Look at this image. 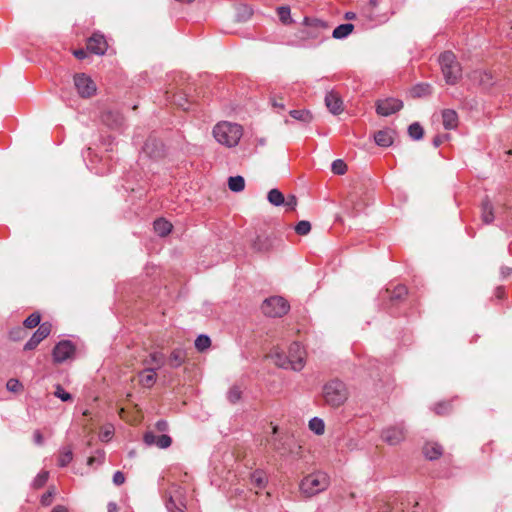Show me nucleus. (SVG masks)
Wrapping results in <instances>:
<instances>
[{
  "mask_svg": "<svg viewBox=\"0 0 512 512\" xmlns=\"http://www.w3.org/2000/svg\"><path fill=\"white\" fill-rule=\"evenodd\" d=\"M306 352L299 342H293L288 350V355L275 349L271 352L270 358L274 363L283 369L301 371L305 366Z\"/></svg>",
  "mask_w": 512,
  "mask_h": 512,
  "instance_id": "obj_1",
  "label": "nucleus"
},
{
  "mask_svg": "<svg viewBox=\"0 0 512 512\" xmlns=\"http://www.w3.org/2000/svg\"><path fill=\"white\" fill-rule=\"evenodd\" d=\"M322 396L327 405L336 408L345 403L348 398V391L342 381L335 379L323 386Z\"/></svg>",
  "mask_w": 512,
  "mask_h": 512,
  "instance_id": "obj_2",
  "label": "nucleus"
},
{
  "mask_svg": "<svg viewBox=\"0 0 512 512\" xmlns=\"http://www.w3.org/2000/svg\"><path fill=\"white\" fill-rule=\"evenodd\" d=\"M328 485V476L325 473L316 472L302 479L300 483V490L305 496L312 497L324 491Z\"/></svg>",
  "mask_w": 512,
  "mask_h": 512,
  "instance_id": "obj_3",
  "label": "nucleus"
},
{
  "mask_svg": "<svg viewBox=\"0 0 512 512\" xmlns=\"http://www.w3.org/2000/svg\"><path fill=\"white\" fill-rule=\"evenodd\" d=\"M439 64L443 76L448 84H455L461 76V68L451 51H446L439 56Z\"/></svg>",
  "mask_w": 512,
  "mask_h": 512,
  "instance_id": "obj_4",
  "label": "nucleus"
},
{
  "mask_svg": "<svg viewBox=\"0 0 512 512\" xmlns=\"http://www.w3.org/2000/svg\"><path fill=\"white\" fill-rule=\"evenodd\" d=\"M288 302L280 296L266 299L262 305V312L268 317H282L289 311Z\"/></svg>",
  "mask_w": 512,
  "mask_h": 512,
  "instance_id": "obj_5",
  "label": "nucleus"
},
{
  "mask_svg": "<svg viewBox=\"0 0 512 512\" xmlns=\"http://www.w3.org/2000/svg\"><path fill=\"white\" fill-rule=\"evenodd\" d=\"M75 88L82 98H90L96 94L97 87L94 81L85 73L75 74L74 76Z\"/></svg>",
  "mask_w": 512,
  "mask_h": 512,
  "instance_id": "obj_6",
  "label": "nucleus"
},
{
  "mask_svg": "<svg viewBox=\"0 0 512 512\" xmlns=\"http://www.w3.org/2000/svg\"><path fill=\"white\" fill-rule=\"evenodd\" d=\"M76 351L75 345L70 340H62L58 342L52 352L55 363H63L71 359Z\"/></svg>",
  "mask_w": 512,
  "mask_h": 512,
  "instance_id": "obj_7",
  "label": "nucleus"
},
{
  "mask_svg": "<svg viewBox=\"0 0 512 512\" xmlns=\"http://www.w3.org/2000/svg\"><path fill=\"white\" fill-rule=\"evenodd\" d=\"M242 130H212L215 140L227 147H234L238 144Z\"/></svg>",
  "mask_w": 512,
  "mask_h": 512,
  "instance_id": "obj_8",
  "label": "nucleus"
},
{
  "mask_svg": "<svg viewBox=\"0 0 512 512\" xmlns=\"http://www.w3.org/2000/svg\"><path fill=\"white\" fill-rule=\"evenodd\" d=\"M440 121L444 128H457L458 115L452 109H444L440 113L432 115V125H437Z\"/></svg>",
  "mask_w": 512,
  "mask_h": 512,
  "instance_id": "obj_9",
  "label": "nucleus"
},
{
  "mask_svg": "<svg viewBox=\"0 0 512 512\" xmlns=\"http://www.w3.org/2000/svg\"><path fill=\"white\" fill-rule=\"evenodd\" d=\"M141 152L149 158L157 159L163 156L164 145L157 138L150 135L141 147Z\"/></svg>",
  "mask_w": 512,
  "mask_h": 512,
  "instance_id": "obj_10",
  "label": "nucleus"
},
{
  "mask_svg": "<svg viewBox=\"0 0 512 512\" xmlns=\"http://www.w3.org/2000/svg\"><path fill=\"white\" fill-rule=\"evenodd\" d=\"M402 106L403 103L399 99L385 98L377 101L376 111L381 116H390L399 111Z\"/></svg>",
  "mask_w": 512,
  "mask_h": 512,
  "instance_id": "obj_11",
  "label": "nucleus"
},
{
  "mask_svg": "<svg viewBox=\"0 0 512 512\" xmlns=\"http://www.w3.org/2000/svg\"><path fill=\"white\" fill-rule=\"evenodd\" d=\"M51 333V324L49 322H43L39 325L38 329L33 333L31 338L24 345V350L29 351L35 349L41 341Z\"/></svg>",
  "mask_w": 512,
  "mask_h": 512,
  "instance_id": "obj_12",
  "label": "nucleus"
},
{
  "mask_svg": "<svg viewBox=\"0 0 512 512\" xmlns=\"http://www.w3.org/2000/svg\"><path fill=\"white\" fill-rule=\"evenodd\" d=\"M143 441L147 446H156L160 449H166L172 444V438L169 435H156L153 431L145 432Z\"/></svg>",
  "mask_w": 512,
  "mask_h": 512,
  "instance_id": "obj_13",
  "label": "nucleus"
},
{
  "mask_svg": "<svg viewBox=\"0 0 512 512\" xmlns=\"http://www.w3.org/2000/svg\"><path fill=\"white\" fill-rule=\"evenodd\" d=\"M405 437L403 425L391 426L382 431L381 438L389 445L400 443Z\"/></svg>",
  "mask_w": 512,
  "mask_h": 512,
  "instance_id": "obj_14",
  "label": "nucleus"
},
{
  "mask_svg": "<svg viewBox=\"0 0 512 512\" xmlns=\"http://www.w3.org/2000/svg\"><path fill=\"white\" fill-rule=\"evenodd\" d=\"M107 42L102 34L94 33L87 42V49L96 55H104L107 50Z\"/></svg>",
  "mask_w": 512,
  "mask_h": 512,
  "instance_id": "obj_15",
  "label": "nucleus"
},
{
  "mask_svg": "<svg viewBox=\"0 0 512 512\" xmlns=\"http://www.w3.org/2000/svg\"><path fill=\"white\" fill-rule=\"evenodd\" d=\"M166 508L169 512H184L186 506L183 499V491L180 488L170 494L166 502Z\"/></svg>",
  "mask_w": 512,
  "mask_h": 512,
  "instance_id": "obj_16",
  "label": "nucleus"
},
{
  "mask_svg": "<svg viewBox=\"0 0 512 512\" xmlns=\"http://www.w3.org/2000/svg\"><path fill=\"white\" fill-rule=\"evenodd\" d=\"M396 130H377L369 138H373L375 143L380 147H389L394 143V134Z\"/></svg>",
  "mask_w": 512,
  "mask_h": 512,
  "instance_id": "obj_17",
  "label": "nucleus"
},
{
  "mask_svg": "<svg viewBox=\"0 0 512 512\" xmlns=\"http://www.w3.org/2000/svg\"><path fill=\"white\" fill-rule=\"evenodd\" d=\"M102 122L109 128L113 126H121L123 124V117L117 110H106L102 113Z\"/></svg>",
  "mask_w": 512,
  "mask_h": 512,
  "instance_id": "obj_18",
  "label": "nucleus"
},
{
  "mask_svg": "<svg viewBox=\"0 0 512 512\" xmlns=\"http://www.w3.org/2000/svg\"><path fill=\"white\" fill-rule=\"evenodd\" d=\"M325 104L327 106V108L329 109V111L333 114H338L342 111V105H343V102L340 98V96L331 91V92H328L325 96Z\"/></svg>",
  "mask_w": 512,
  "mask_h": 512,
  "instance_id": "obj_19",
  "label": "nucleus"
},
{
  "mask_svg": "<svg viewBox=\"0 0 512 512\" xmlns=\"http://www.w3.org/2000/svg\"><path fill=\"white\" fill-rule=\"evenodd\" d=\"M481 218L485 224H491L495 219L494 207L488 196L482 200Z\"/></svg>",
  "mask_w": 512,
  "mask_h": 512,
  "instance_id": "obj_20",
  "label": "nucleus"
},
{
  "mask_svg": "<svg viewBox=\"0 0 512 512\" xmlns=\"http://www.w3.org/2000/svg\"><path fill=\"white\" fill-rule=\"evenodd\" d=\"M423 453L427 459L436 460L442 455L443 449L436 442H428L423 447Z\"/></svg>",
  "mask_w": 512,
  "mask_h": 512,
  "instance_id": "obj_21",
  "label": "nucleus"
},
{
  "mask_svg": "<svg viewBox=\"0 0 512 512\" xmlns=\"http://www.w3.org/2000/svg\"><path fill=\"white\" fill-rule=\"evenodd\" d=\"M155 371L156 368L146 367L140 373V383L142 386L150 388L154 385V383L156 382Z\"/></svg>",
  "mask_w": 512,
  "mask_h": 512,
  "instance_id": "obj_22",
  "label": "nucleus"
},
{
  "mask_svg": "<svg viewBox=\"0 0 512 512\" xmlns=\"http://www.w3.org/2000/svg\"><path fill=\"white\" fill-rule=\"evenodd\" d=\"M186 359V352L182 348H175L168 359L169 365L172 368H178L180 367Z\"/></svg>",
  "mask_w": 512,
  "mask_h": 512,
  "instance_id": "obj_23",
  "label": "nucleus"
},
{
  "mask_svg": "<svg viewBox=\"0 0 512 512\" xmlns=\"http://www.w3.org/2000/svg\"><path fill=\"white\" fill-rule=\"evenodd\" d=\"M166 362L165 355L161 352L151 353L149 358L144 360V364L147 367L156 368V370L160 369Z\"/></svg>",
  "mask_w": 512,
  "mask_h": 512,
  "instance_id": "obj_24",
  "label": "nucleus"
},
{
  "mask_svg": "<svg viewBox=\"0 0 512 512\" xmlns=\"http://www.w3.org/2000/svg\"><path fill=\"white\" fill-rule=\"evenodd\" d=\"M153 227L154 231L161 237L167 236L172 230V224L163 218L155 220Z\"/></svg>",
  "mask_w": 512,
  "mask_h": 512,
  "instance_id": "obj_25",
  "label": "nucleus"
},
{
  "mask_svg": "<svg viewBox=\"0 0 512 512\" xmlns=\"http://www.w3.org/2000/svg\"><path fill=\"white\" fill-rule=\"evenodd\" d=\"M354 29V25L350 23L338 25L332 33L333 38L335 39H344L346 38Z\"/></svg>",
  "mask_w": 512,
  "mask_h": 512,
  "instance_id": "obj_26",
  "label": "nucleus"
},
{
  "mask_svg": "<svg viewBox=\"0 0 512 512\" xmlns=\"http://www.w3.org/2000/svg\"><path fill=\"white\" fill-rule=\"evenodd\" d=\"M228 187L233 192H241L245 188V180L242 176H231L228 179Z\"/></svg>",
  "mask_w": 512,
  "mask_h": 512,
  "instance_id": "obj_27",
  "label": "nucleus"
},
{
  "mask_svg": "<svg viewBox=\"0 0 512 512\" xmlns=\"http://www.w3.org/2000/svg\"><path fill=\"white\" fill-rule=\"evenodd\" d=\"M73 459V451L70 446L63 447L60 450V454L58 457V465L60 467H66Z\"/></svg>",
  "mask_w": 512,
  "mask_h": 512,
  "instance_id": "obj_28",
  "label": "nucleus"
},
{
  "mask_svg": "<svg viewBox=\"0 0 512 512\" xmlns=\"http://www.w3.org/2000/svg\"><path fill=\"white\" fill-rule=\"evenodd\" d=\"M267 199L273 206H281L284 203V195L279 189H271L267 194Z\"/></svg>",
  "mask_w": 512,
  "mask_h": 512,
  "instance_id": "obj_29",
  "label": "nucleus"
},
{
  "mask_svg": "<svg viewBox=\"0 0 512 512\" xmlns=\"http://www.w3.org/2000/svg\"><path fill=\"white\" fill-rule=\"evenodd\" d=\"M411 93L414 97H424L431 93V86L426 83L417 84L412 88Z\"/></svg>",
  "mask_w": 512,
  "mask_h": 512,
  "instance_id": "obj_30",
  "label": "nucleus"
},
{
  "mask_svg": "<svg viewBox=\"0 0 512 512\" xmlns=\"http://www.w3.org/2000/svg\"><path fill=\"white\" fill-rule=\"evenodd\" d=\"M385 293L390 297L392 301L400 300L407 295V288L403 285H398L392 292H390L389 289H386Z\"/></svg>",
  "mask_w": 512,
  "mask_h": 512,
  "instance_id": "obj_31",
  "label": "nucleus"
},
{
  "mask_svg": "<svg viewBox=\"0 0 512 512\" xmlns=\"http://www.w3.org/2000/svg\"><path fill=\"white\" fill-rule=\"evenodd\" d=\"M309 428L311 431H313L316 435H322L325 430V424L324 421L318 417H314L309 421Z\"/></svg>",
  "mask_w": 512,
  "mask_h": 512,
  "instance_id": "obj_32",
  "label": "nucleus"
},
{
  "mask_svg": "<svg viewBox=\"0 0 512 512\" xmlns=\"http://www.w3.org/2000/svg\"><path fill=\"white\" fill-rule=\"evenodd\" d=\"M290 115L292 118L301 121L302 123H309L311 121V114L306 110H291Z\"/></svg>",
  "mask_w": 512,
  "mask_h": 512,
  "instance_id": "obj_33",
  "label": "nucleus"
},
{
  "mask_svg": "<svg viewBox=\"0 0 512 512\" xmlns=\"http://www.w3.org/2000/svg\"><path fill=\"white\" fill-rule=\"evenodd\" d=\"M210 345H211V340H210L209 336H207L205 334H200L195 340V347L200 352L209 348Z\"/></svg>",
  "mask_w": 512,
  "mask_h": 512,
  "instance_id": "obj_34",
  "label": "nucleus"
},
{
  "mask_svg": "<svg viewBox=\"0 0 512 512\" xmlns=\"http://www.w3.org/2000/svg\"><path fill=\"white\" fill-rule=\"evenodd\" d=\"M40 321L41 315L38 312H34L24 320L23 325L26 328L32 329L38 326L40 324Z\"/></svg>",
  "mask_w": 512,
  "mask_h": 512,
  "instance_id": "obj_35",
  "label": "nucleus"
},
{
  "mask_svg": "<svg viewBox=\"0 0 512 512\" xmlns=\"http://www.w3.org/2000/svg\"><path fill=\"white\" fill-rule=\"evenodd\" d=\"M273 430V437L270 439V444L271 446L273 447L274 450L278 451V452H282L284 451V446H283V443H282V440L277 436V426H274L272 428Z\"/></svg>",
  "mask_w": 512,
  "mask_h": 512,
  "instance_id": "obj_36",
  "label": "nucleus"
},
{
  "mask_svg": "<svg viewBox=\"0 0 512 512\" xmlns=\"http://www.w3.org/2000/svg\"><path fill=\"white\" fill-rule=\"evenodd\" d=\"M479 77V82L484 88H488L494 84L491 73L488 72H476Z\"/></svg>",
  "mask_w": 512,
  "mask_h": 512,
  "instance_id": "obj_37",
  "label": "nucleus"
},
{
  "mask_svg": "<svg viewBox=\"0 0 512 512\" xmlns=\"http://www.w3.org/2000/svg\"><path fill=\"white\" fill-rule=\"evenodd\" d=\"M277 13H278L279 19L284 24L291 22V11L288 6L278 7Z\"/></svg>",
  "mask_w": 512,
  "mask_h": 512,
  "instance_id": "obj_38",
  "label": "nucleus"
},
{
  "mask_svg": "<svg viewBox=\"0 0 512 512\" xmlns=\"http://www.w3.org/2000/svg\"><path fill=\"white\" fill-rule=\"evenodd\" d=\"M331 169L334 174L343 175L347 170V165L343 160L336 159L333 161Z\"/></svg>",
  "mask_w": 512,
  "mask_h": 512,
  "instance_id": "obj_39",
  "label": "nucleus"
},
{
  "mask_svg": "<svg viewBox=\"0 0 512 512\" xmlns=\"http://www.w3.org/2000/svg\"><path fill=\"white\" fill-rule=\"evenodd\" d=\"M252 16V9L249 6L243 5L238 8L237 19L238 21H246Z\"/></svg>",
  "mask_w": 512,
  "mask_h": 512,
  "instance_id": "obj_40",
  "label": "nucleus"
},
{
  "mask_svg": "<svg viewBox=\"0 0 512 512\" xmlns=\"http://www.w3.org/2000/svg\"><path fill=\"white\" fill-rule=\"evenodd\" d=\"M310 230H311V224L309 221H306V220H302V221L298 222L295 226V231L299 235H306L310 232Z\"/></svg>",
  "mask_w": 512,
  "mask_h": 512,
  "instance_id": "obj_41",
  "label": "nucleus"
},
{
  "mask_svg": "<svg viewBox=\"0 0 512 512\" xmlns=\"http://www.w3.org/2000/svg\"><path fill=\"white\" fill-rule=\"evenodd\" d=\"M49 472L42 471L40 472L33 480L34 488H41L48 480Z\"/></svg>",
  "mask_w": 512,
  "mask_h": 512,
  "instance_id": "obj_42",
  "label": "nucleus"
},
{
  "mask_svg": "<svg viewBox=\"0 0 512 512\" xmlns=\"http://www.w3.org/2000/svg\"><path fill=\"white\" fill-rule=\"evenodd\" d=\"M114 434V427L112 425H108L102 429L99 434V438L103 442H108Z\"/></svg>",
  "mask_w": 512,
  "mask_h": 512,
  "instance_id": "obj_43",
  "label": "nucleus"
},
{
  "mask_svg": "<svg viewBox=\"0 0 512 512\" xmlns=\"http://www.w3.org/2000/svg\"><path fill=\"white\" fill-rule=\"evenodd\" d=\"M54 395L61 399L64 402L72 400V395L68 392H66L61 385L56 386V390L54 392Z\"/></svg>",
  "mask_w": 512,
  "mask_h": 512,
  "instance_id": "obj_44",
  "label": "nucleus"
},
{
  "mask_svg": "<svg viewBox=\"0 0 512 512\" xmlns=\"http://www.w3.org/2000/svg\"><path fill=\"white\" fill-rule=\"evenodd\" d=\"M227 397L231 403H236L241 398L240 389L236 386L230 388V390L228 391Z\"/></svg>",
  "mask_w": 512,
  "mask_h": 512,
  "instance_id": "obj_45",
  "label": "nucleus"
},
{
  "mask_svg": "<svg viewBox=\"0 0 512 512\" xmlns=\"http://www.w3.org/2000/svg\"><path fill=\"white\" fill-rule=\"evenodd\" d=\"M97 456H91L87 460V464L89 466H92L96 461L101 464L104 461L105 458V452L101 449L96 451Z\"/></svg>",
  "mask_w": 512,
  "mask_h": 512,
  "instance_id": "obj_46",
  "label": "nucleus"
},
{
  "mask_svg": "<svg viewBox=\"0 0 512 512\" xmlns=\"http://www.w3.org/2000/svg\"><path fill=\"white\" fill-rule=\"evenodd\" d=\"M287 210H295L297 206V198L295 195H289L287 198L284 197V203L282 204Z\"/></svg>",
  "mask_w": 512,
  "mask_h": 512,
  "instance_id": "obj_47",
  "label": "nucleus"
},
{
  "mask_svg": "<svg viewBox=\"0 0 512 512\" xmlns=\"http://www.w3.org/2000/svg\"><path fill=\"white\" fill-rule=\"evenodd\" d=\"M6 387L11 392H18L22 388V384L18 379L11 378L7 381Z\"/></svg>",
  "mask_w": 512,
  "mask_h": 512,
  "instance_id": "obj_48",
  "label": "nucleus"
},
{
  "mask_svg": "<svg viewBox=\"0 0 512 512\" xmlns=\"http://www.w3.org/2000/svg\"><path fill=\"white\" fill-rule=\"evenodd\" d=\"M450 138L448 133L438 134L433 137V146L435 148L439 147L443 142L448 141Z\"/></svg>",
  "mask_w": 512,
  "mask_h": 512,
  "instance_id": "obj_49",
  "label": "nucleus"
},
{
  "mask_svg": "<svg viewBox=\"0 0 512 512\" xmlns=\"http://www.w3.org/2000/svg\"><path fill=\"white\" fill-rule=\"evenodd\" d=\"M252 482L257 486V487H263L264 484H265V478L263 477L262 473L261 472H254L252 474Z\"/></svg>",
  "mask_w": 512,
  "mask_h": 512,
  "instance_id": "obj_50",
  "label": "nucleus"
},
{
  "mask_svg": "<svg viewBox=\"0 0 512 512\" xmlns=\"http://www.w3.org/2000/svg\"><path fill=\"white\" fill-rule=\"evenodd\" d=\"M23 333H24V330L23 328L21 327H16V328H13L10 332H9V337L11 340L13 341H18L22 338L23 336Z\"/></svg>",
  "mask_w": 512,
  "mask_h": 512,
  "instance_id": "obj_51",
  "label": "nucleus"
},
{
  "mask_svg": "<svg viewBox=\"0 0 512 512\" xmlns=\"http://www.w3.org/2000/svg\"><path fill=\"white\" fill-rule=\"evenodd\" d=\"M125 482V476L121 471H116L113 475V483L116 486H120Z\"/></svg>",
  "mask_w": 512,
  "mask_h": 512,
  "instance_id": "obj_52",
  "label": "nucleus"
},
{
  "mask_svg": "<svg viewBox=\"0 0 512 512\" xmlns=\"http://www.w3.org/2000/svg\"><path fill=\"white\" fill-rule=\"evenodd\" d=\"M412 140H420L424 136V130H407Z\"/></svg>",
  "mask_w": 512,
  "mask_h": 512,
  "instance_id": "obj_53",
  "label": "nucleus"
},
{
  "mask_svg": "<svg viewBox=\"0 0 512 512\" xmlns=\"http://www.w3.org/2000/svg\"><path fill=\"white\" fill-rule=\"evenodd\" d=\"M33 440H34V443L38 446H41L43 445L44 443V438H43V435L42 433L40 432V430H35L34 433H33Z\"/></svg>",
  "mask_w": 512,
  "mask_h": 512,
  "instance_id": "obj_54",
  "label": "nucleus"
},
{
  "mask_svg": "<svg viewBox=\"0 0 512 512\" xmlns=\"http://www.w3.org/2000/svg\"><path fill=\"white\" fill-rule=\"evenodd\" d=\"M223 126H225V128H233V129H236V128H242L241 125L237 124V123H231V122H219L215 125L214 128H223Z\"/></svg>",
  "mask_w": 512,
  "mask_h": 512,
  "instance_id": "obj_55",
  "label": "nucleus"
},
{
  "mask_svg": "<svg viewBox=\"0 0 512 512\" xmlns=\"http://www.w3.org/2000/svg\"><path fill=\"white\" fill-rule=\"evenodd\" d=\"M270 103H271L272 107L276 108V109L283 110L285 107L284 103L282 102V99H280V101H278V99L276 97H272L270 99Z\"/></svg>",
  "mask_w": 512,
  "mask_h": 512,
  "instance_id": "obj_56",
  "label": "nucleus"
},
{
  "mask_svg": "<svg viewBox=\"0 0 512 512\" xmlns=\"http://www.w3.org/2000/svg\"><path fill=\"white\" fill-rule=\"evenodd\" d=\"M155 427L159 432H165L168 429V423L165 420H158Z\"/></svg>",
  "mask_w": 512,
  "mask_h": 512,
  "instance_id": "obj_57",
  "label": "nucleus"
},
{
  "mask_svg": "<svg viewBox=\"0 0 512 512\" xmlns=\"http://www.w3.org/2000/svg\"><path fill=\"white\" fill-rule=\"evenodd\" d=\"M447 405L448 403L446 402H443V403H438L436 406H435V412L437 414H444L447 412Z\"/></svg>",
  "mask_w": 512,
  "mask_h": 512,
  "instance_id": "obj_58",
  "label": "nucleus"
},
{
  "mask_svg": "<svg viewBox=\"0 0 512 512\" xmlns=\"http://www.w3.org/2000/svg\"><path fill=\"white\" fill-rule=\"evenodd\" d=\"M73 55L79 59L83 60L87 57V52L84 49H77L73 52Z\"/></svg>",
  "mask_w": 512,
  "mask_h": 512,
  "instance_id": "obj_59",
  "label": "nucleus"
},
{
  "mask_svg": "<svg viewBox=\"0 0 512 512\" xmlns=\"http://www.w3.org/2000/svg\"><path fill=\"white\" fill-rule=\"evenodd\" d=\"M52 493L48 492L41 497V503L43 505H49L51 503Z\"/></svg>",
  "mask_w": 512,
  "mask_h": 512,
  "instance_id": "obj_60",
  "label": "nucleus"
},
{
  "mask_svg": "<svg viewBox=\"0 0 512 512\" xmlns=\"http://www.w3.org/2000/svg\"><path fill=\"white\" fill-rule=\"evenodd\" d=\"M187 102H188V101H187V99H184L183 97H179V99L177 100V102H176V103H177V105H178L179 107H181L183 110H188V109H189V107H188V106H186V103H187Z\"/></svg>",
  "mask_w": 512,
  "mask_h": 512,
  "instance_id": "obj_61",
  "label": "nucleus"
},
{
  "mask_svg": "<svg viewBox=\"0 0 512 512\" xmlns=\"http://www.w3.org/2000/svg\"><path fill=\"white\" fill-rule=\"evenodd\" d=\"M52 512H68V509L65 506L57 505L52 509Z\"/></svg>",
  "mask_w": 512,
  "mask_h": 512,
  "instance_id": "obj_62",
  "label": "nucleus"
},
{
  "mask_svg": "<svg viewBox=\"0 0 512 512\" xmlns=\"http://www.w3.org/2000/svg\"><path fill=\"white\" fill-rule=\"evenodd\" d=\"M107 509H108V512H117V510H118L117 505L114 502H109Z\"/></svg>",
  "mask_w": 512,
  "mask_h": 512,
  "instance_id": "obj_63",
  "label": "nucleus"
},
{
  "mask_svg": "<svg viewBox=\"0 0 512 512\" xmlns=\"http://www.w3.org/2000/svg\"><path fill=\"white\" fill-rule=\"evenodd\" d=\"M345 18L348 19V20H353L356 18V14L354 12H346L345 13Z\"/></svg>",
  "mask_w": 512,
  "mask_h": 512,
  "instance_id": "obj_64",
  "label": "nucleus"
}]
</instances>
